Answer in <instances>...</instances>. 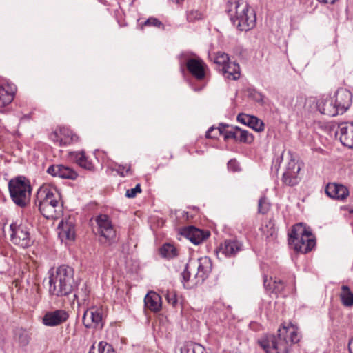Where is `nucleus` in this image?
<instances>
[{
	"label": "nucleus",
	"mask_w": 353,
	"mask_h": 353,
	"mask_svg": "<svg viewBox=\"0 0 353 353\" xmlns=\"http://www.w3.org/2000/svg\"><path fill=\"white\" fill-rule=\"evenodd\" d=\"M301 167L294 159H291L288 163L285 171L282 176V182L288 186L296 185L300 181L299 173Z\"/></svg>",
	"instance_id": "nucleus-16"
},
{
	"label": "nucleus",
	"mask_w": 353,
	"mask_h": 353,
	"mask_svg": "<svg viewBox=\"0 0 353 353\" xmlns=\"http://www.w3.org/2000/svg\"><path fill=\"white\" fill-rule=\"evenodd\" d=\"M232 125L225 123H220L219 126L216 128V130H219V134H220V129L221 130H227L226 128H230Z\"/></svg>",
	"instance_id": "nucleus-50"
},
{
	"label": "nucleus",
	"mask_w": 353,
	"mask_h": 353,
	"mask_svg": "<svg viewBox=\"0 0 353 353\" xmlns=\"http://www.w3.org/2000/svg\"><path fill=\"white\" fill-rule=\"evenodd\" d=\"M160 254L163 258L172 259L179 255L176 248L171 243H164L159 250Z\"/></svg>",
	"instance_id": "nucleus-27"
},
{
	"label": "nucleus",
	"mask_w": 353,
	"mask_h": 353,
	"mask_svg": "<svg viewBox=\"0 0 353 353\" xmlns=\"http://www.w3.org/2000/svg\"><path fill=\"white\" fill-rule=\"evenodd\" d=\"M59 236L65 240L74 241L75 239V225L74 221L69 219L66 221H61L59 223Z\"/></svg>",
	"instance_id": "nucleus-23"
},
{
	"label": "nucleus",
	"mask_w": 353,
	"mask_h": 353,
	"mask_svg": "<svg viewBox=\"0 0 353 353\" xmlns=\"http://www.w3.org/2000/svg\"><path fill=\"white\" fill-rule=\"evenodd\" d=\"M112 170H114L117 172V173L122 176H126L128 175H132V171L131 169L130 165H117L116 168L112 169Z\"/></svg>",
	"instance_id": "nucleus-40"
},
{
	"label": "nucleus",
	"mask_w": 353,
	"mask_h": 353,
	"mask_svg": "<svg viewBox=\"0 0 353 353\" xmlns=\"http://www.w3.org/2000/svg\"><path fill=\"white\" fill-rule=\"evenodd\" d=\"M73 292H74V297L75 300L79 301L80 299L82 301H85L89 298L90 289L87 283H84L80 289L77 288Z\"/></svg>",
	"instance_id": "nucleus-33"
},
{
	"label": "nucleus",
	"mask_w": 353,
	"mask_h": 353,
	"mask_svg": "<svg viewBox=\"0 0 353 353\" xmlns=\"http://www.w3.org/2000/svg\"><path fill=\"white\" fill-rule=\"evenodd\" d=\"M340 130L339 139L341 143L350 148H353V122L342 123L339 125Z\"/></svg>",
	"instance_id": "nucleus-21"
},
{
	"label": "nucleus",
	"mask_w": 353,
	"mask_h": 353,
	"mask_svg": "<svg viewBox=\"0 0 353 353\" xmlns=\"http://www.w3.org/2000/svg\"><path fill=\"white\" fill-rule=\"evenodd\" d=\"M316 108L321 114L329 117L340 114L332 97L321 98L317 101Z\"/></svg>",
	"instance_id": "nucleus-19"
},
{
	"label": "nucleus",
	"mask_w": 353,
	"mask_h": 353,
	"mask_svg": "<svg viewBox=\"0 0 353 353\" xmlns=\"http://www.w3.org/2000/svg\"><path fill=\"white\" fill-rule=\"evenodd\" d=\"M348 350L350 353H353V337L351 338L348 343Z\"/></svg>",
	"instance_id": "nucleus-51"
},
{
	"label": "nucleus",
	"mask_w": 353,
	"mask_h": 353,
	"mask_svg": "<svg viewBox=\"0 0 353 353\" xmlns=\"http://www.w3.org/2000/svg\"><path fill=\"white\" fill-rule=\"evenodd\" d=\"M214 130H216V128H215L214 126L210 127L205 132V137L207 139H218V137L219 135V130L217 131V132L212 134V132H214Z\"/></svg>",
	"instance_id": "nucleus-47"
},
{
	"label": "nucleus",
	"mask_w": 353,
	"mask_h": 353,
	"mask_svg": "<svg viewBox=\"0 0 353 353\" xmlns=\"http://www.w3.org/2000/svg\"><path fill=\"white\" fill-rule=\"evenodd\" d=\"M263 286L266 292L269 293L283 294L286 285L283 280L276 278H275L272 283V278L268 279V276L265 275L263 277Z\"/></svg>",
	"instance_id": "nucleus-24"
},
{
	"label": "nucleus",
	"mask_w": 353,
	"mask_h": 353,
	"mask_svg": "<svg viewBox=\"0 0 353 353\" xmlns=\"http://www.w3.org/2000/svg\"><path fill=\"white\" fill-rule=\"evenodd\" d=\"M288 241L290 245L294 246L295 251L301 254L310 252L316 245V239L312 232L301 223L292 227Z\"/></svg>",
	"instance_id": "nucleus-5"
},
{
	"label": "nucleus",
	"mask_w": 353,
	"mask_h": 353,
	"mask_svg": "<svg viewBox=\"0 0 353 353\" xmlns=\"http://www.w3.org/2000/svg\"><path fill=\"white\" fill-rule=\"evenodd\" d=\"M68 311L62 309H57L48 311L45 313L42 318V323L48 327H55L66 322L69 319Z\"/></svg>",
	"instance_id": "nucleus-13"
},
{
	"label": "nucleus",
	"mask_w": 353,
	"mask_h": 353,
	"mask_svg": "<svg viewBox=\"0 0 353 353\" xmlns=\"http://www.w3.org/2000/svg\"><path fill=\"white\" fill-rule=\"evenodd\" d=\"M47 173L52 176L74 181L78 176V172L71 166L63 164H53L47 169Z\"/></svg>",
	"instance_id": "nucleus-14"
},
{
	"label": "nucleus",
	"mask_w": 353,
	"mask_h": 353,
	"mask_svg": "<svg viewBox=\"0 0 353 353\" xmlns=\"http://www.w3.org/2000/svg\"><path fill=\"white\" fill-rule=\"evenodd\" d=\"M271 204L268 201L266 196H261L258 202V212L262 214H266L270 210Z\"/></svg>",
	"instance_id": "nucleus-37"
},
{
	"label": "nucleus",
	"mask_w": 353,
	"mask_h": 353,
	"mask_svg": "<svg viewBox=\"0 0 353 353\" xmlns=\"http://www.w3.org/2000/svg\"><path fill=\"white\" fill-rule=\"evenodd\" d=\"M245 92L248 97V98L254 100V101L263 104V99L264 95L262 94V93L257 91L255 88H248L245 90Z\"/></svg>",
	"instance_id": "nucleus-35"
},
{
	"label": "nucleus",
	"mask_w": 353,
	"mask_h": 353,
	"mask_svg": "<svg viewBox=\"0 0 353 353\" xmlns=\"http://www.w3.org/2000/svg\"><path fill=\"white\" fill-rule=\"evenodd\" d=\"M179 234L190 240L193 244L199 245L210 236V232L189 225L181 228Z\"/></svg>",
	"instance_id": "nucleus-12"
},
{
	"label": "nucleus",
	"mask_w": 353,
	"mask_h": 353,
	"mask_svg": "<svg viewBox=\"0 0 353 353\" xmlns=\"http://www.w3.org/2000/svg\"><path fill=\"white\" fill-rule=\"evenodd\" d=\"M79 141V137L77 134H74L72 131V133L69 137V139H65V140H63V139H60L59 145L60 146L66 145L71 144L72 143H77Z\"/></svg>",
	"instance_id": "nucleus-43"
},
{
	"label": "nucleus",
	"mask_w": 353,
	"mask_h": 353,
	"mask_svg": "<svg viewBox=\"0 0 353 353\" xmlns=\"http://www.w3.org/2000/svg\"><path fill=\"white\" fill-rule=\"evenodd\" d=\"M235 127L236 126L232 125L231 126L230 130L220 129V134H222L223 136L225 141H227L231 139L237 142L239 130H236L234 129Z\"/></svg>",
	"instance_id": "nucleus-36"
},
{
	"label": "nucleus",
	"mask_w": 353,
	"mask_h": 353,
	"mask_svg": "<svg viewBox=\"0 0 353 353\" xmlns=\"http://www.w3.org/2000/svg\"><path fill=\"white\" fill-rule=\"evenodd\" d=\"M219 70L228 79L237 80L241 76L240 66L236 61H229L225 66L220 68Z\"/></svg>",
	"instance_id": "nucleus-25"
},
{
	"label": "nucleus",
	"mask_w": 353,
	"mask_h": 353,
	"mask_svg": "<svg viewBox=\"0 0 353 353\" xmlns=\"http://www.w3.org/2000/svg\"><path fill=\"white\" fill-rule=\"evenodd\" d=\"M300 338L298 327L290 322L279 327L276 335L265 334L257 343L265 353H289L291 345L299 342Z\"/></svg>",
	"instance_id": "nucleus-1"
},
{
	"label": "nucleus",
	"mask_w": 353,
	"mask_h": 353,
	"mask_svg": "<svg viewBox=\"0 0 353 353\" xmlns=\"http://www.w3.org/2000/svg\"><path fill=\"white\" fill-rule=\"evenodd\" d=\"M332 98L340 114L345 113L352 102V92L345 88L338 89Z\"/></svg>",
	"instance_id": "nucleus-17"
},
{
	"label": "nucleus",
	"mask_w": 353,
	"mask_h": 353,
	"mask_svg": "<svg viewBox=\"0 0 353 353\" xmlns=\"http://www.w3.org/2000/svg\"><path fill=\"white\" fill-rule=\"evenodd\" d=\"M154 26L159 28H162L163 30L165 28V26L163 23L155 17H150L144 23L142 24L143 26Z\"/></svg>",
	"instance_id": "nucleus-42"
},
{
	"label": "nucleus",
	"mask_w": 353,
	"mask_h": 353,
	"mask_svg": "<svg viewBox=\"0 0 353 353\" xmlns=\"http://www.w3.org/2000/svg\"><path fill=\"white\" fill-rule=\"evenodd\" d=\"M244 250L243 243L236 239H226L216 250L217 257L220 259L219 255L228 258H233L236 254Z\"/></svg>",
	"instance_id": "nucleus-11"
},
{
	"label": "nucleus",
	"mask_w": 353,
	"mask_h": 353,
	"mask_svg": "<svg viewBox=\"0 0 353 353\" xmlns=\"http://www.w3.org/2000/svg\"><path fill=\"white\" fill-rule=\"evenodd\" d=\"M212 270V262L208 256L201 257L197 261L189 259L181 273L183 287L191 289L203 284L208 278Z\"/></svg>",
	"instance_id": "nucleus-3"
},
{
	"label": "nucleus",
	"mask_w": 353,
	"mask_h": 353,
	"mask_svg": "<svg viewBox=\"0 0 353 353\" xmlns=\"http://www.w3.org/2000/svg\"><path fill=\"white\" fill-rule=\"evenodd\" d=\"M228 169L232 172H239L241 170L239 164L235 159H230L227 164Z\"/></svg>",
	"instance_id": "nucleus-46"
},
{
	"label": "nucleus",
	"mask_w": 353,
	"mask_h": 353,
	"mask_svg": "<svg viewBox=\"0 0 353 353\" xmlns=\"http://www.w3.org/2000/svg\"><path fill=\"white\" fill-rule=\"evenodd\" d=\"M339 296L344 306L352 307L353 305V292L349 286L345 285L341 286V292Z\"/></svg>",
	"instance_id": "nucleus-29"
},
{
	"label": "nucleus",
	"mask_w": 353,
	"mask_h": 353,
	"mask_svg": "<svg viewBox=\"0 0 353 353\" xmlns=\"http://www.w3.org/2000/svg\"><path fill=\"white\" fill-rule=\"evenodd\" d=\"M14 93L10 92L0 86V112H3L6 108L13 101Z\"/></svg>",
	"instance_id": "nucleus-28"
},
{
	"label": "nucleus",
	"mask_w": 353,
	"mask_h": 353,
	"mask_svg": "<svg viewBox=\"0 0 353 353\" xmlns=\"http://www.w3.org/2000/svg\"><path fill=\"white\" fill-rule=\"evenodd\" d=\"M35 204L38 205L41 214L47 219L52 218L57 212V210H54L50 205H44V201L41 199H37L36 197Z\"/></svg>",
	"instance_id": "nucleus-31"
},
{
	"label": "nucleus",
	"mask_w": 353,
	"mask_h": 353,
	"mask_svg": "<svg viewBox=\"0 0 353 353\" xmlns=\"http://www.w3.org/2000/svg\"><path fill=\"white\" fill-rule=\"evenodd\" d=\"M173 2H175L177 4H181L184 0H172Z\"/></svg>",
	"instance_id": "nucleus-53"
},
{
	"label": "nucleus",
	"mask_w": 353,
	"mask_h": 353,
	"mask_svg": "<svg viewBox=\"0 0 353 353\" xmlns=\"http://www.w3.org/2000/svg\"><path fill=\"white\" fill-rule=\"evenodd\" d=\"M321 3L334 4L339 0H318Z\"/></svg>",
	"instance_id": "nucleus-52"
},
{
	"label": "nucleus",
	"mask_w": 353,
	"mask_h": 353,
	"mask_svg": "<svg viewBox=\"0 0 353 353\" xmlns=\"http://www.w3.org/2000/svg\"><path fill=\"white\" fill-rule=\"evenodd\" d=\"M82 322L88 329L102 330L105 325L103 309L94 306L87 309L83 315Z\"/></svg>",
	"instance_id": "nucleus-10"
},
{
	"label": "nucleus",
	"mask_w": 353,
	"mask_h": 353,
	"mask_svg": "<svg viewBox=\"0 0 353 353\" xmlns=\"http://www.w3.org/2000/svg\"><path fill=\"white\" fill-rule=\"evenodd\" d=\"M193 89H194V91L198 92V91L201 90L203 89V87H199V88H193Z\"/></svg>",
	"instance_id": "nucleus-54"
},
{
	"label": "nucleus",
	"mask_w": 353,
	"mask_h": 353,
	"mask_svg": "<svg viewBox=\"0 0 353 353\" xmlns=\"http://www.w3.org/2000/svg\"><path fill=\"white\" fill-rule=\"evenodd\" d=\"M14 339L21 347H26L29 344L30 336L26 330L17 328L14 331Z\"/></svg>",
	"instance_id": "nucleus-30"
},
{
	"label": "nucleus",
	"mask_w": 353,
	"mask_h": 353,
	"mask_svg": "<svg viewBox=\"0 0 353 353\" xmlns=\"http://www.w3.org/2000/svg\"><path fill=\"white\" fill-rule=\"evenodd\" d=\"M8 189L12 201L20 208H25L30 201L32 187L24 176H19L8 182Z\"/></svg>",
	"instance_id": "nucleus-6"
},
{
	"label": "nucleus",
	"mask_w": 353,
	"mask_h": 353,
	"mask_svg": "<svg viewBox=\"0 0 353 353\" xmlns=\"http://www.w3.org/2000/svg\"><path fill=\"white\" fill-rule=\"evenodd\" d=\"M165 299L168 303L172 305L173 307H175L178 303L176 294L174 291H168L165 294Z\"/></svg>",
	"instance_id": "nucleus-44"
},
{
	"label": "nucleus",
	"mask_w": 353,
	"mask_h": 353,
	"mask_svg": "<svg viewBox=\"0 0 353 353\" xmlns=\"http://www.w3.org/2000/svg\"><path fill=\"white\" fill-rule=\"evenodd\" d=\"M180 59L181 65H183V60L188 71L196 80L202 81L205 78L208 65L200 57L190 58L186 54L182 53Z\"/></svg>",
	"instance_id": "nucleus-7"
},
{
	"label": "nucleus",
	"mask_w": 353,
	"mask_h": 353,
	"mask_svg": "<svg viewBox=\"0 0 353 353\" xmlns=\"http://www.w3.org/2000/svg\"><path fill=\"white\" fill-rule=\"evenodd\" d=\"M74 158L77 163L81 168L89 171L94 170V164L88 160L85 151L76 152Z\"/></svg>",
	"instance_id": "nucleus-26"
},
{
	"label": "nucleus",
	"mask_w": 353,
	"mask_h": 353,
	"mask_svg": "<svg viewBox=\"0 0 353 353\" xmlns=\"http://www.w3.org/2000/svg\"><path fill=\"white\" fill-rule=\"evenodd\" d=\"M88 353H96V349L92 345ZM97 353H117L112 345L103 341H101L98 345Z\"/></svg>",
	"instance_id": "nucleus-34"
},
{
	"label": "nucleus",
	"mask_w": 353,
	"mask_h": 353,
	"mask_svg": "<svg viewBox=\"0 0 353 353\" xmlns=\"http://www.w3.org/2000/svg\"><path fill=\"white\" fill-rule=\"evenodd\" d=\"M208 353L205 347L200 344H194L190 349L188 347L181 348V353Z\"/></svg>",
	"instance_id": "nucleus-41"
},
{
	"label": "nucleus",
	"mask_w": 353,
	"mask_h": 353,
	"mask_svg": "<svg viewBox=\"0 0 353 353\" xmlns=\"http://www.w3.org/2000/svg\"><path fill=\"white\" fill-rule=\"evenodd\" d=\"M50 139L54 142V143H58L59 144V141L61 139H62L61 137H59V134L57 132H53L51 134H50Z\"/></svg>",
	"instance_id": "nucleus-49"
},
{
	"label": "nucleus",
	"mask_w": 353,
	"mask_h": 353,
	"mask_svg": "<svg viewBox=\"0 0 353 353\" xmlns=\"http://www.w3.org/2000/svg\"><path fill=\"white\" fill-rule=\"evenodd\" d=\"M325 192L327 196L336 200H344L349 195V190L345 186L336 183H327Z\"/></svg>",
	"instance_id": "nucleus-18"
},
{
	"label": "nucleus",
	"mask_w": 353,
	"mask_h": 353,
	"mask_svg": "<svg viewBox=\"0 0 353 353\" xmlns=\"http://www.w3.org/2000/svg\"><path fill=\"white\" fill-rule=\"evenodd\" d=\"M141 192V185L139 183L137 184L136 186L133 188L127 190L125 192V196L128 198H134L137 193Z\"/></svg>",
	"instance_id": "nucleus-45"
},
{
	"label": "nucleus",
	"mask_w": 353,
	"mask_h": 353,
	"mask_svg": "<svg viewBox=\"0 0 353 353\" xmlns=\"http://www.w3.org/2000/svg\"><path fill=\"white\" fill-rule=\"evenodd\" d=\"M236 130H239V135L238 136L237 142L251 144L254 140V135L249 132L248 130H243L239 126L234 128Z\"/></svg>",
	"instance_id": "nucleus-32"
},
{
	"label": "nucleus",
	"mask_w": 353,
	"mask_h": 353,
	"mask_svg": "<svg viewBox=\"0 0 353 353\" xmlns=\"http://www.w3.org/2000/svg\"><path fill=\"white\" fill-rule=\"evenodd\" d=\"M71 133L72 131L68 128H63L60 129V134L63 137V140L69 139Z\"/></svg>",
	"instance_id": "nucleus-48"
},
{
	"label": "nucleus",
	"mask_w": 353,
	"mask_h": 353,
	"mask_svg": "<svg viewBox=\"0 0 353 353\" xmlns=\"http://www.w3.org/2000/svg\"><path fill=\"white\" fill-rule=\"evenodd\" d=\"M225 11L233 26L239 30L247 32L255 27V12L243 0H228Z\"/></svg>",
	"instance_id": "nucleus-4"
},
{
	"label": "nucleus",
	"mask_w": 353,
	"mask_h": 353,
	"mask_svg": "<svg viewBox=\"0 0 353 353\" xmlns=\"http://www.w3.org/2000/svg\"><path fill=\"white\" fill-rule=\"evenodd\" d=\"M144 306L154 313L160 312L162 308L161 296L154 291H150L144 298Z\"/></svg>",
	"instance_id": "nucleus-22"
},
{
	"label": "nucleus",
	"mask_w": 353,
	"mask_h": 353,
	"mask_svg": "<svg viewBox=\"0 0 353 353\" xmlns=\"http://www.w3.org/2000/svg\"><path fill=\"white\" fill-rule=\"evenodd\" d=\"M229 61L228 54L222 52H218L214 60V63L218 65L219 69L222 68Z\"/></svg>",
	"instance_id": "nucleus-38"
},
{
	"label": "nucleus",
	"mask_w": 353,
	"mask_h": 353,
	"mask_svg": "<svg viewBox=\"0 0 353 353\" xmlns=\"http://www.w3.org/2000/svg\"><path fill=\"white\" fill-rule=\"evenodd\" d=\"M79 283L74 279V269L68 265L58 267L49 276V294L57 297L67 296L72 293Z\"/></svg>",
	"instance_id": "nucleus-2"
},
{
	"label": "nucleus",
	"mask_w": 353,
	"mask_h": 353,
	"mask_svg": "<svg viewBox=\"0 0 353 353\" xmlns=\"http://www.w3.org/2000/svg\"><path fill=\"white\" fill-rule=\"evenodd\" d=\"M203 14L197 10H192L187 12L186 14L187 21L190 23H193L197 20L203 19Z\"/></svg>",
	"instance_id": "nucleus-39"
},
{
	"label": "nucleus",
	"mask_w": 353,
	"mask_h": 353,
	"mask_svg": "<svg viewBox=\"0 0 353 353\" xmlns=\"http://www.w3.org/2000/svg\"><path fill=\"white\" fill-rule=\"evenodd\" d=\"M98 225V232L100 234V241L111 244L115 241L116 230L114 229L112 221L107 214H99L95 219Z\"/></svg>",
	"instance_id": "nucleus-8"
},
{
	"label": "nucleus",
	"mask_w": 353,
	"mask_h": 353,
	"mask_svg": "<svg viewBox=\"0 0 353 353\" xmlns=\"http://www.w3.org/2000/svg\"><path fill=\"white\" fill-rule=\"evenodd\" d=\"M10 240L15 244L23 248L30 247L33 241L30 238V234L28 228L22 224L17 225L12 223L10 225Z\"/></svg>",
	"instance_id": "nucleus-9"
},
{
	"label": "nucleus",
	"mask_w": 353,
	"mask_h": 353,
	"mask_svg": "<svg viewBox=\"0 0 353 353\" xmlns=\"http://www.w3.org/2000/svg\"><path fill=\"white\" fill-rule=\"evenodd\" d=\"M60 197L59 194H54L50 188L45 186L41 187L37 193V199H41L44 201V205H49L54 210H57V212H61L63 207L59 201Z\"/></svg>",
	"instance_id": "nucleus-15"
},
{
	"label": "nucleus",
	"mask_w": 353,
	"mask_h": 353,
	"mask_svg": "<svg viewBox=\"0 0 353 353\" xmlns=\"http://www.w3.org/2000/svg\"><path fill=\"white\" fill-rule=\"evenodd\" d=\"M237 121L244 124L257 132H261L265 129L264 123L258 117L244 113H239L236 117Z\"/></svg>",
	"instance_id": "nucleus-20"
}]
</instances>
